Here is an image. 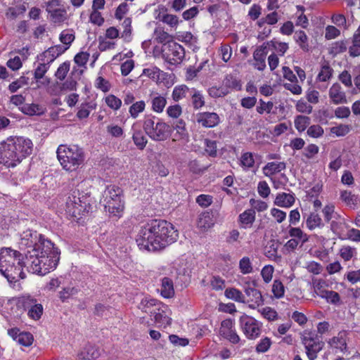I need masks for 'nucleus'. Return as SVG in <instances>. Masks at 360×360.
<instances>
[{"instance_id": "nucleus-1", "label": "nucleus", "mask_w": 360, "mask_h": 360, "mask_svg": "<svg viewBox=\"0 0 360 360\" xmlns=\"http://www.w3.org/2000/svg\"><path fill=\"white\" fill-rule=\"evenodd\" d=\"M60 252L51 241L32 230L24 231V267L28 272L45 276L53 271Z\"/></svg>"}, {"instance_id": "nucleus-2", "label": "nucleus", "mask_w": 360, "mask_h": 360, "mask_svg": "<svg viewBox=\"0 0 360 360\" xmlns=\"http://www.w3.org/2000/svg\"><path fill=\"white\" fill-rule=\"evenodd\" d=\"M178 238V232L172 224L154 219L141 227L136 241L140 250L156 252L165 249Z\"/></svg>"}, {"instance_id": "nucleus-3", "label": "nucleus", "mask_w": 360, "mask_h": 360, "mask_svg": "<svg viewBox=\"0 0 360 360\" xmlns=\"http://www.w3.org/2000/svg\"><path fill=\"white\" fill-rule=\"evenodd\" d=\"M82 184L72 190L65 200V210L66 214L74 221H78L91 210L90 197L86 193L81 192Z\"/></svg>"}, {"instance_id": "nucleus-4", "label": "nucleus", "mask_w": 360, "mask_h": 360, "mask_svg": "<svg viewBox=\"0 0 360 360\" xmlns=\"http://www.w3.org/2000/svg\"><path fill=\"white\" fill-rule=\"evenodd\" d=\"M20 252L11 248L0 249V272L11 282L22 278Z\"/></svg>"}, {"instance_id": "nucleus-5", "label": "nucleus", "mask_w": 360, "mask_h": 360, "mask_svg": "<svg viewBox=\"0 0 360 360\" xmlns=\"http://www.w3.org/2000/svg\"><path fill=\"white\" fill-rule=\"evenodd\" d=\"M56 153L61 166L66 171H75L84 160L82 149L76 145H60Z\"/></svg>"}, {"instance_id": "nucleus-6", "label": "nucleus", "mask_w": 360, "mask_h": 360, "mask_svg": "<svg viewBox=\"0 0 360 360\" xmlns=\"http://www.w3.org/2000/svg\"><path fill=\"white\" fill-rule=\"evenodd\" d=\"M22 148L19 139L11 138L1 143L0 146V164L7 167H14L20 164Z\"/></svg>"}, {"instance_id": "nucleus-7", "label": "nucleus", "mask_w": 360, "mask_h": 360, "mask_svg": "<svg viewBox=\"0 0 360 360\" xmlns=\"http://www.w3.org/2000/svg\"><path fill=\"white\" fill-rule=\"evenodd\" d=\"M145 133L155 141L167 140L171 133L170 126L155 117H146L143 124Z\"/></svg>"}, {"instance_id": "nucleus-8", "label": "nucleus", "mask_w": 360, "mask_h": 360, "mask_svg": "<svg viewBox=\"0 0 360 360\" xmlns=\"http://www.w3.org/2000/svg\"><path fill=\"white\" fill-rule=\"evenodd\" d=\"M239 327L249 340H255L260 335L262 323L252 316L243 314L238 319Z\"/></svg>"}, {"instance_id": "nucleus-9", "label": "nucleus", "mask_w": 360, "mask_h": 360, "mask_svg": "<svg viewBox=\"0 0 360 360\" xmlns=\"http://www.w3.org/2000/svg\"><path fill=\"white\" fill-rule=\"evenodd\" d=\"M162 57L169 64L177 65L184 60L185 51L181 45L172 41L165 45L162 51Z\"/></svg>"}, {"instance_id": "nucleus-10", "label": "nucleus", "mask_w": 360, "mask_h": 360, "mask_svg": "<svg viewBox=\"0 0 360 360\" xmlns=\"http://www.w3.org/2000/svg\"><path fill=\"white\" fill-rule=\"evenodd\" d=\"M289 236L292 238L284 245V248L288 252L294 251L298 245L302 246L309 241V236L299 227H290L288 231Z\"/></svg>"}, {"instance_id": "nucleus-11", "label": "nucleus", "mask_w": 360, "mask_h": 360, "mask_svg": "<svg viewBox=\"0 0 360 360\" xmlns=\"http://www.w3.org/2000/svg\"><path fill=\"white\" fill-rule=\"evenodd\" d=\"M249 278H243L242 281L244 282V291L247 299L246 302L250 303V306L255 308V306H260L263 304L264 300L259 290L250 286V283L248 281Z\"/></svg>"}, {"instance_id": "nucleus-12", "label": "nucleus", "mask_w": 360, "mask_h": 360, "mask_svg": "<svg viewBox=\"0 0 360 360\" xmlns=\"http://www.w3.org/2000/svg\"><path fill=\"white\" fill-rule=\"evenodd\" d=\"M219 334L233 344H238L240 340L234 328V323L231 319H226L221 322Z\"/></svg>"}, {"instance_id": "nucleus-13", "label": "nucleus", "mask_w": 360, "mask_h": 360, "mask_svg": "<svg viewBox=\"0 0 360 360\" xmlns=\"http://www.w3.org/2000/svg\"><path fill=\"white\" fill-rule=\"evenodd\" d=\"M328 96L330 103L334 105H344L348 103L346 92L338 82L333 84L330 87Z\"/></svg>"}, {"instance_id": "nucleus-14", "label": "nucleus", "mask_w": 360, "mask_h": 360, "mask_svg": "<svg viewBox=\"0 0 360 360\" xmlns=\"http://www.w3.org/2000/svg\"><path fill=\"white\" fill-rule=\"evenodd\" d=\"M303 344L306 349V354L309 360H315L318 353L323 349L324 343L322 341L315 340L311 337L304 336Z\"/></svg>"}, {"instance_id": "nucleus-15", "label": "nucleus", "mask_w": 360, "mask_h": 360, "mask_svg": "<svg viewBox=\"0 0 360 360\" xmlns=\"http://www.w3.org/2000/svg\"><path fill=\"white\" fill-rule=\"evenodd\" d=\"M28 307L27 315L34 320H39L43 314V307L37 304L36 300L31 298L30 295H24V307Z\"/></svg>"}, {"instance_id": "nucleus-16", "label": "nucleus", "mask_w": 360, "mask_h": 360, "mask_svg": "<svg viewBox=\"0 0 360 360\" xmlns=\"http://www.w3.org/2000/svg\"><path fill=\"white\" fill-rule=\"evenodd\" d=\"M268 54L266 46H258L253 53V67L259 71H263L266 67V58Z\"/></svg>"}, {"instance_id": "nucleus-17", "label": "nucleus", "mask_w": 360, "mask_h": 360, "mask_svg": "<svg viewBox=\"0 0 360 360\" xmlns=\"http://www.w3.org/2000/svg\"><path fill=\"white\" fill-rule=\"evenodd\" d=\"M219 122L220 118L215 112H204L197 115V122L206 128L214 127Z\"/></svg>"}, {"instance_id": "nucleus-18", "label": "nucleus", "mask_w": 360, "mask_h": 360, "mask_svg": "<svg viewBox=\"0 0 360 360\" xmlns=\"http://www.w3.org/2000/svg\"><path fill=\"white\" fill-rule=\"evenodd\" d=\"M68 47H65L64 45H56L50 47L46 51L37 56L38 59L41 61H44L45 59L49 63H52L56 58L63 54Z\"/></svg>"}, {"instance_id": "nucleus-19", "label": "nucleus", "mask_w": 360, "mask_h": 360, "mask_svg": "<svg viewBox=\"0 0 360 360\" xmlns=\"http://www.w3.org/2000/svg\"><path fill=\"white\" fill-rule=\"evenodd\" d=\"M105 195V205L122 200V190L115 185L108 186Z\"/></svg>"}, {"instance_id": "nucleus-20", "label": "nucleus", "mask_w": 360, "mask_h": 360, "mask_svg": "<svg viewBox=\"0 0 360 360\" xmlns=\"http://www.w3.org/2000/svg\"><path fill=\"white\" fill-rule=\"evenodd\" d=\"M293 193H280L276 195L274 204L278 207H290L295 202Z\"/></svg>"}, {"instance_id": "nucleus-21", "label": "nucleus", "mask_w": 360, "mask_h": 360, "mask_svg": "<svg viewBox=\"0 0 360 360\" xmlns=\"http://www.w3.org/2000/svg\"><path fill=\"white\" fill-rule=\"evenodd\" d=\"M348 332L347 330L340 331L336 337L333 338L330 341L329 344L331 347L340 349L341 352H344L347 349V336Z\"/></svg>"}, {"instance_id": "nucleus-22", "label": "nucleus", "mask_w": 360, "mask_h": 360, "mask_svg": "<svg viewBox=\"0 0 360 360\" xmlns=\"http://www.w3.org/2000/svg\"><path fill=\"white\" fill-rule=\"evenodd\" d=\"M97 107V104L94 101H86L79 105L78 111L77 112V117L79 120L87 118L90 112L95 110Z\"/></svg>"}, {"instance_id": "nucleus-23", "label": "nucleus", "mask_w": 360, "mask_h": 360, "mask_svg": "<svg viewBox=\"0 0 360 360\" xmlns=\"http://www.w3.org/2000/svg\"><path fill=\"white\" fill-rule=\"evenodd\" d=\"M150 103L153 111L157 113H161L163 112L167 105V99L163 96L155 94L151 96Z\"/></svg>"}, {"instance_id": "nucleus-24", "label": "nucleus", "mask_w": 360, "mask_h": 360, "mask_svg": "<svg viewBox=\"0 0 360 360\" xmlns=\"http://www.w3.org/2000/svg\"><path fill=\"white\" fill-rule=\"evenodd\" d=\"M238 218L242 228L251 227L255 220V211L252 209L246 210L239 215Z\"/></svg>"}, {"instance_id": "nucleus-25", "label": "nucleus", "mask_w": 360, "mask_h": 360, "mask_svg": "<svg viewBox=\"0 0 360 360\" xmlns=\"http://www.w3.org/2000/svg\"><path fill=\"white\" fill-rule=\"evenodd\" d=\"M50 63L48 60L45 59L44 61H42V63H40L36 69L34 70V78L35 79V86H34L33 89H37L39 88V80L42 79L44 76V75L46 73V72L49 70L50 68Z\"/></svg>"}, {"instance_id": "nucleus-26", "label": "nucleus", "mask_w": 360, "mask_h": 360, "mask_svg": "<svg viewBox=\"0 0 360 360\" xmlns=\"http://www.w3.org/2000/svg\"><path fill=\"white\" fill-rule=\"evenodd\" d=\"M124 207L123 200H117L116 202H110L108 205H105V210L109 212L110 214L117 218L122 217Z\"/></svg>"}, {"instance_id": "nucleus-27", "label": "nucleus", "mask_w": 360, "mask_h": 360, "mask_svg": "<svg viewBox=\"0 0 360 360\" xmlns=\"http://www.w3.org/2000/svg\"><path fill=\"white\" fill-rule=\"evenodd\" d=\"M286 167V165L284 162H268L264 167H263V172L265 176H272L276 173H278L283 170H284Z\"/></svg>"}, {"instance_id": "nucleus-28", "label": "nucleus", "mask_w": 360, "mask_h": 360, "mask_svg": "<svg viewBox=\"0 0 360 360\" xmlns=\"http://www.w3.org/2000/svg\"><path fill=\"white\" fill-rule=\"evenodd\" d=\"M214 225L212 214L209 212L201 213L198 218L197 226L199 229L205 231Z\"/></svg>"}, {"instance_id": "nucleus-29", "label": "nucleus", "mask_w": 360, "mask_h": 360, "mask_svg": "<svg viewBox=\"0 0 360 360\" xmlns=\"http://www.w3.org/2000/svg\"><path fill=\"white\" fill-rule=\"evenodd\" d=\"M160 293L165 298H171L174 295V284L172 279L168 277H164L162 279Z\"/></svg>"}, {"instance_id": "nucleus-30", "label": "nucleus", "mask_w": 360, "mask_h": 360, "mask_svg": "<svg viewBox=\"0 0 360 360\" xmlns=\"http://www.w3.org/2000/svg\"><path fill=\"white\" fill-rule=\"evenodd\" d=\"M306 226L308 229L312 231L316 228H323L324 224L321 217L316 212H311L306 220Z\"/></svg>"}, {"instance_id": "nucleus-31", "label": "nucleus", "mask_w": 360, "mask_h": 360, "mask_svg": "<svg viewBox=\"0 0 360 360\" xmlns=\"http://www.w3.org/2000/svg\"><path fill=\"white\" fill-rule=\"evenodd\" d=\"M191 89L185 84L176 86L172 94V98L175 102H178L185 98L187 94L190 95Z\"/></svg>"}, {"instance_id": "nucleus-32", "label": "nucleus", "mask_w": 360, "mask_h": 360, "mask_svg": "<svg viewBox=\"0 0 360 360\" xmlns=\"http://www.w3.org/2000/svg\"><path fill=\"white\" fill-rule=\"evenodd\" d=\"M46 11L50 14L51 19L54 23H61L66 20V11L65 9L46 8Z\"/></svg>"}, {"instance_id": "nucleus-33", "label": "nucleus", "mask_w": 360, "mask_h": 360, "mask_svg": "<svg viewBox=\"0 0 360 360\" xmlns=\"http://www.w3.org/2000/svg\"><path fill=\"white\" fill-rule=\"evenodd\" d=\"M190 96L191 97L192 105L195 109H200L205 105V98L200 91L191 89Z\"/></svg>"}, {"instance_id": "nucleus-34", "label": "nucleus", "mask_w": 360, "mask_h": 360, "mask_svg": "<svg viewBox=\"0 0 360 360\" xmlns=\"http://www.w3.org/2000/svg\"><path fill=\"white\" fill-rule=\"evenodd\" d=\"M153 34L155 40L158 43H167V44L169 42L173 41L172 36L165 32L164 29L160 26L155 27Z\"/></svg>"}, {"instance_id": "nucleus-35", "label": "nucleus", "mask_w": 360, "mask_h": 360, "mask_svg": "<svg viewBox=\"0 0 360 360\" xmlns=\"http://www.w3.org/2000/svg\"><path fill=\"white\" fill-rule=\"evenodd\" d=\"M225 296L228 299L233 300L236 302L245 303V296L242 293V292L236 288H227L224 292Z\"/></svg>"}, {"instance_id": "nucleus-36", "label": "nucleus", "mask_w": 360, "mask_h": 360, "mask_svg": "<svg viewBox=\"0 0 360 360\" xmlns=\"http://www.w3.org/2000/svg\"><path fill=\"white\" fill-rule=\"evenodd\" d=\"M326 282L323 279H314L312 281V286L314 291L311 292L313 297H323L326 290L324 289Z\"/></svg>"}, {"instance_id": "nucleus-37", "label": "nucleus", "mask_w": 360, "mask_h": 360, "mask_svg": "<svg viewBox=\"0 0 360 360\" xmlns=\"http://www.w3.org/2000/svg\"><path fill=\"white\" fill-rule=\"evenodd\" d=\"M132 139L136 146L140 150H143L148 143L147 139L141 130L134 131Z\"/></svg>"}, {"instance_id": "nucleus-38", "label": "nucleus", "mask_w": 360, "mask_h": 360, "mask_svg": "<svg viewBox=\"0 0 360 360\" xmlns=\"http://www.w3.org/2000/svg\"><path fill=\"white\" fill-rule=\"evenodd\" d=\"M223 87L226 88L228 90L229 89L240 90L241 84L236 77L231 75H228L223 80Z\"/></svg>"}, {"instance_id": "nucleus-39", "label": "nucleus", "mask_w": 360, "mask_h": 360, "mask_svg": "<svg viewBox=\"0 0 360 360\" xmlns=\"http://www.w3.org/2000/svg\"><path fill=\"white\" fill-rule=\"evenodd\" d=\"M333 70L330 67L328 63H325L321 66L320 72H319L316 81L317 82H327L333 75Z\"/></svg>"}, {"instance_id": "nucleus-40", "label": "nucleus", "mask_w": 360, "mask_h": 360, "mask_svg": "<svg viewBox=\"0 0 360 360\" xmlns=\"http://www.w3.org/2000/svg\"><path fill=\"white\" fill-rule=\"evenodd\" d=\"M310 118L307 116L297 115L294 120L295 127L299 132H302L310 124Z\"/></svg>"}, {"instance_id": "nucleus-41", "label": "nucleus", "mask_w": 360, "mask_h": 360, "mask_svg": "<svg viewBox=\"0 0 360 360\" xmlns=\"http://www.w3.org/2000/svg\"><path fill=\"white\" fill-rule=\"evenodd\" d=\"M8 68L15 71L19 70L22 65L21 58L15 53L11 52L9 53V59L6 63Z\"/></svg>"}, {"instance_id": "nucleus-42", "label": "nucleus", "mask_w": 360, "mask_h": 360, "mask_svg": "<svg viewBox=\"0 0 360 360\" xmlns=\"http://www.w3.org/2000/svg\"><path fill=\"white\" fill-rule=\"evenodd\" d=\"M294 38L303 51H307L309 50L308 37L304 31L300 30L296 32Z\"/></svg>"}, {"instance_id": "nucleus-43", "label": "nucleus", "mask_w": 360, "mask_h": 360, "mask_svg": "<svg viewBox=\"0 0 360 360\" xmlns=\"http://www.w3.org/2000/svg\"><path fill=\"white\" fill-rule=\"evenodd\" d=\"M341 200L348 206H355L358 202V198L352 192L343 191L340 193Z\"/></svg>"}, {"instance_id": "nucleus-44", "label": "nucleus", "mask_w": 360, "mask_h": 360, "mask_svg": "<svg viewBox=\"0 0 360 360\" xmlns=\"http://www.w3.org/2000/svg\"><path fill=\"white\" fill-rule=\"evenodd\" d=\"M157 303H158V300L155 299L150 298V297H145L141 300V302L139 304L138 307L143 312L152 313V311L150 310V309L152 307L156 306Z\"/></svg>"}, {"instance_id": "nucleus-45", "label": "nucleus", "mask_w": 360, "mask_h": 360, "mask_svg": "<svg viewBox=\"0 0 360 360\" xmlns=\"http://www.w3.org/2000/svg\"><path fill=\"white\" fill-rule=\"evenodd\" d=\"M60 41L69 49L70 44L75 39V34L72 30H65L60 34Z\"/></svg>"}, {"instance_id": "nucleus-46", "label": "nucleus", "mask_w": 360, "mask_h": 360, "mask_svg": "<svg viewBox=\"0 0 360 360\" xmlns=\"http://www.w3.org/2000/svg\"><path fill=\"white\" fill-rule=\"evenodd\" d=\"M240 165L245 169L252 168L255 165L253 154L250 152L243 153L240 157Z\"/></svg>"}, {"instance_id": "nucleus-47", "label": "nucleus", "mask_w": 360, "mask_h": 360, "mask_svg": "<svg viewBox=\"0 0 360 360\" xmlns=\"http://www.w3.org/2000/svg\"><path fill=\"white\" fill-rule=\"evenodd\" d=\"M146 103L143 101H139L133 103L129 109V112L133 118H136L139 113L145 110Z\"/></svg>"}, {"instance_id": "nucleus-48", "label": "nucleus", "mask_w": 360, "mask_h": 360, "mask_svg": "<svg viewBox=\"0 0 360 360\" xmlns=\"http://www.w3.org/2000/svg\"><path fill=\"white\" fill-rule=\"evenodd\" d=\"M229 93V91L226 88L223 87V86H214L209 88V89H208V94L212 98H214L224 97V96H226Z\"/></svg>"}, {"instance_id": "nucleus-49", "label": "nucleus", "mask_w": 360, "mask_h": 360, "mask_svg": "<svg viewBox=\"0 0 360 360\" xmlns=\"http://www.w3.org/2000/svg\"><path fill=\"white\" fill-rule=\"evenodd\" d=\"M239 269L243 274H248L252 272V262L248 257H243L240 259L239 261Z\"/></svg>"}, {"instance_id": "nucleus-50", "label": "nucleus", "mask_w": 360, "mask_h": 360, "mask_svg": "<svg viewBox=\"0 0 360 360\" xmlns=\"http://www.w3.org/2000/svg\"><path fill=\"white\" fill-rule=\"evenodd\" d=\"M322 213L324 217V220L326 222H329L332 220L333 218H335L337 215H339L335 212V206L333 204L326 205L322 210Z\"/></svg>"}, {"instance_id": "nucleus-51", "label": "nucleus", "mask_w": 360, "mask_h": 360, "mask_svg": "<svg viewBox=\"0 0 360 360\" xmlns=\"http://www.w3.org/2000/svg\"><path fill=\"white\" fill-rule=\"evenodd\" d=\"M322 298L325 299L326 302L330 304H339L340 303V295L333 290H326Z\"/></svg>"}, {"instance_id": "nucleus-52", "label": "nucleus", "mask_w": 360, "mask_h": 360, "mask_svg": "<svg viewBox=\"0 0 360 360\" xmlns=\"http://www.w3.org/2000/svg\"><path fill=\"white\" fill-rule=\"evenodd\" d=\"M349 55L352 57L360 56V37L353 36L352 44L349 48Z\"/></svg>"}, {"instance_id": "nucleus-53", "label": "nucleus", "mask_w": 360, "mask_h": 360, "mask_svg": "<svg viewBox=\"0 0 360 360\" xmlns=\"http://www.w3.org/2000/svg\"><path fill=\"white\" fill-rule=\"evenodd\" d=\"M158 18L162 21L164 23L167 24L170 27H174L178 25L179 19L176 15L164 13L161 15L159 13Z\"/></svg>"}, {"instance_id": "nucleus-54", "label": "nucleus", "mask_w": 360, "mask_h": 360, "mask_svg": "<svg viewBox=\"0 0 360 360\" xmlns=\"http://www.w3.org/2000/svg\"><path fill=\"white\" fill-rule=\"evenodd\" d=\"M271 340L269 338L265 337L260 340V341L257 343L256 345V352L257 353H264L267 352L271 345Z\"/></svg>"}, {"instance_id": "nucleus-55", "label": "nucleus", "mask_w": 360, "mask_h": 360, "mask_svg": "<svg viewBox=\"0 0 360 360\" xmlns=\"http://www.w3.org/2000/svg\"><path fill=\"white\" fill-rule=\"evenodd\" d=\"M272 292L275 297L281 298L284 295L285 287L279 280H274L272 285Z\"/></svg>"}, {"instance_id": "nucleus-56", "label": "nucleus", "mask_w": 360, "mask_h": 360, "mask_svg": "<svg viewBox=\"0 0 360 360\" xmlns=\"http://www.w3.org/2000/svg\"><path fill=\"white\" fill-rule=\"evenodd\" d=\"M105 103L109 108L118 110L121 107L122 101L115 96L110 94L105 97Z\"/></svg>"}, {"instance_id": "nucleus-57", "label": "nucleus", "mask_w": 360, "mask_h": 360, "mask_svg": "<svg viewBox=\"0 0 360 360\" xmlns=\"http://www.w3.org/2000/svg\"><path fill=\"white\" fill-rule=\"evenodd\" d=\"M78 292V290L74 287L64 288L61 291L59 292V297L60 300L64 302L71 296L76 295Z\"/></svg>"}, {"instance_id": "nucleus-58", "label": "nucleus", "mask_w": 360, "mask_h": 360, "mask_svg": "<svg viewBox=\"0 0 360 360\" xmlns=\"http://www.w3.org/2000/svg\"><path fill=\"white\" fill-rule=\"evenodd\" d=\"M350 131V126L348 124H339L330 129V132L337 136H344Z\"/></svg>"}, {"instance_id": "nucleus-59", "label": "nucleus", "mask_w": 360, "mask_h": 360, "mask_svg": "<svg viewBox=\"0 0 360 360\" xmlns=\"http://www.w3.org/2000/svg\"><path fill=\"white\" fill-rule=\"evenodd\" d=\"M307 133L309 136L316 139L322 136L324 131L320 125L314 124L308 128Z\"/></svg>"}, {"instance_id": "nucleus-60", "label": "nucleus", "mask_w": 360, "mask_h": 360, "mask_svg": "<svg viewBox=\"0 0 360 360\" xmlns=\"http://www.w3.org/2000/svg\"><path fill=\"white\" fill-rule=\"evenodd\" d=\"M274 271V269L271 265H265L262 268L261 271V275L264 283H268L271 281Z\"/></svg>"}, {"instance_id": "nucleus-61", "label": "nucleus", "mask_w": 360, "mask_h": 360, "mask_svg": "<svg viewBox=\"0 0 360 360\" xmlns=\"http://www.w3.org/2000/svg\"><path fill=\"white\" fill-rule=\"evenodd\" d=\"M205 146L206 153L211 157H216L217 154V142L215 141L205 139Z\"/></svg>"}, {"instance_id": "nucleus-62", "label": "nucleus", "mask_w": 360, "mask_h": 360, "mask_svg": "<svg viewBox=\"0 0 360 360\" xmlns=\"http://www.w3.org/2000/svg\"><path fill=\"white\" fill-rule=\"evenodd\" d=\"M154 320L156 323L160 326H167L171 324L172 319L167 316L164 311L155 313Z\"/></svg>"}, {"instance_id": "nucleus-63", "label": "nucleus", "mask_w": 360, "mask_h": 360, "mask_svg": "<svg viewBox=\"0 0 360 360\" xmlns=\"http://www.w3.org/2000/svg\"><path fill=\"white\" fill-rule=\"evenodd\" d=\"M107 132L115 138H120L124 134L123 129L117 124H109L106 127Z\"/></svg>"}, {"instance_id": "nucleus-64", "label": "nucleus", "mask_w": 360, "mask_h": 360, "mask_svg": "<svg viewBox=\"0 0 360 360\" xmlns=\"http://www.w3.org/2000/svg\"><path fill=\"white\" fill-rule=\"evenodd\" d=\"M347 50V44L343 41H338L333 44L330 47V53L337 55L345 52Z\"/></svg>"}]
</instances>
